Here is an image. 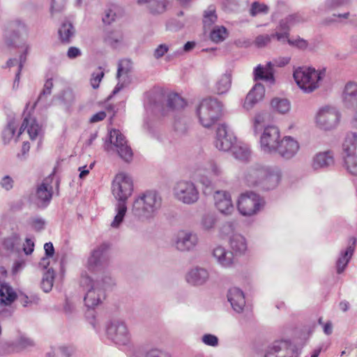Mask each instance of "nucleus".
Segmentation results:
<instances>
[{"label":"nucleus","instance_id":"nucleus-26","mask_svg":"<svg viewBox=\"0 0 357 357\" xmlns=\"http://www.w3.org/2000/svg\"><path fill=\"white\" fill-rule=\"evenodd\" d=\"M227 300L235 312L237 313L243 312L245 305V300L243 292L240 289L237 287L229 289L227 294Z\"/></svg>","mask_w":357,"mask_h":357},{"label":"nucleus","instance_id":"nucleus-4","mask_svg":"<svg viewBox=\"0 0 357 357\" xmlns=\"http://www.w3.org/2000/svg\"><path fill=\"white\" fill-rule=\"evenodd\" d=\"M161 205L162 198L159 194L147 190L135 199L131 213L139 220H150L157 215Z\"/></svg>","mask_w":357,"mask_h":357},{"label":"nucleus","instance_id":"nucleus-37","mask_svg":"<svg viewBox=\"0 0 357 357\" xmlns=\"http://www.w3.org/2000/svg\"><path fill=\"white\" fill-rule=\"evenodd\" d=\"M17 297L16 293L13 288L6 283H2L0 287V303L9 305L13 303Z\"/></svg>","mask_w":357,"mask_h":357},{"label":"nucleus","instance_id":"nucleus-62","mask_svg":"<svg viewBox=\"0 0 357 357\" xmlns=\"http://www.w3.org/2000/svg\"><path fill=\"white\" fill-rule=\"evenodd\" d=\"M32 227L37 231H40L45 229V220L42 218H33L31 220Z\"/></svg>","mask_w":357,"mask_h":357},{"label":"nucleus","instance_id":"nucleus-20","mask_svg":"<svg viewBox=\"0 0 357 357\" xmlns=\"http://www.w3.org/2000/svg\"><path fill=\"white\" fill-rule=\"evenodd\" d=\"M298 149V142L290 136H286L280 142L276 153L285 159H290L296 155Z\"/></svg>","mask_w":357,"mask_h":357},{"label":"nucleus","instance_id":"nucleus-14","mask_svg":"<svg viewBox=\"0 0 357 357\" xmlns=\"http://www.w3.org/2000/svg\"><path fill=\"white\" fill-rule=\"evenodd\" d=\"M109 246L102 243L94 248L87 260V268L91 272L100 271L107 260V252Z\"/></svg>","mask_w":357,"mask_h":357},{"label":"nucleus","instance_id":"nucleus-29","mask_svg":"<svg viewBox=\"0 0 357 357\" xmlns=\"http://www.w3.org/2000/svg\"><path fill=\"white\" fill-rule=\"evenodd\" d=\"M275 65L273 61H269L264 67L261 65H258L254 70V78L255 80L261 79L269 82L271 84L275 82L274 73L273 67Z\"/></svg>","mask_w":357,"mask_h":357},{"label":"nucleus","instance_id":"nucleus-39","mask_svg":"<svg viewBox=\"0 0 357 357\" xmlns=\"http://www.w3.org/2000/svg\"><path fill=\"white\" fill-rule=\"evenodd\" d=\"M20 243L21 238L20 234L14 232L3 238L2 245L6 250L13 252L15 248L20 245Z\"/></svg>","mask_w":357,"mask_h":357},{"label":"nucleus","instance_id":"nucleus-9","mask_svg":"<svg viewBox=\"0 0 357 357\" xmlns=\"http://www.w3.org/2000/svg\"><path fill=\"white\" fill-rule=\"evenodd\" d=\"M107 335L115 344H128L131 339V334L125 321L115 319L111 321L106 328Z\"/></svg>","mask_w":357,"mask_h":357},{"label":"nucleus","instance_id":"nucleus-63","mask_svg":"<svg viewBox=\"0 0 357 357\" xmlns=\"http://www.w3.org/2000/svg\"><path fill=\"white\" fill-rule=\"evenodd\" d=\"M14 181L10 176H4L1 181L0 185L6 191L10 190L13 188Z\"/></svg>","mask_w":357,"mask_h":357},{"label":"nucleus","instance_id":"nucleus-48","mask_svg":"<svg viewBox=\"0 0 357 357\" xmlns=\"http://www.w3.org/2000/svg\"><path fill=\"white\" fill-rule=\"evenodd\" d=\"M53 88V82L52 79H48L43 86V89L40 93L38 100L35 105L37 103L45 102L46 100V98L50 96L52 93V89Z\"/></svg>","mask_w":357,"mask_h":357},{"label":"nucleus","instance_id":"nucleus-34","mask_svg":"<svg viewBox=\"0 0 357 357\" xmlns=\"http://www.w3.org/2000/svg\"><path fill=\"white\" fill-rule=\"evenodd\" d=\"M231 86V73L227 71L220 75L214 86V91L218 95L227 93Z\"/></svg>","mask_w":357,"mask_h":357},{"label":"nucleus","instance_id":"nucleus-58","mask_svg":"<svg viewBox=\"0 0 357 357\" xmlns=\"http://www.w3.org/2000/svg\"><path fill=\"white\" fill-rule=\"evenodd\" d=\"M266 114L264 112H260L255 115L253 121V131L255 135L258 133L260 130V126L265 121Z\"/></svg>","mask_w":357,"mask_h":357},{"label":"nucleus","instance_id":"nucleus-19","mask_svg":"<svg viewBox=\"0 0 357 357\" xmlns=\"http://www.w3.org/2000/svg\"><path fill=\"white\" fill-rule=\"evenodd\" d=\"M301 22L302 19L298 15H290L286 17L280 21L274 36L278 41L284 43L289 38L291 27Z\"/></svg>","mask_w":357,"mask_h":357},{"label":"nucleus","instance_id":"nucleus-43","mask_svg":"<svg viewBox=\"0 0 357 357\" xmlns=\"http://www.w3.org/2000/svg\"><path fill=\"white\" fill-rule=\"evenodd\" d=\"M54 271L52 268H49L45 273L41 281V288L47 293L53 286Z\"/></svg>","mask_w":357,"mask_h":357},{"label":"nucleus","instance_id":"nucleus-25","mask_svg":"<svg viewBox=\"0 0 357 357\" xmlns=\"http://www.w3.org/2000/svg\"><path fill=\"white\" fill-rule=\"evenodd\" d=\"M265 94V88L260 83L256 84L248 93L244 101L243 107L250 110L259 101H261Z\"/></svg>","mask_w":357,"mask_h":357},{"label":"nucleus","instance_id":"nucleus-30","mask_svg":"<svg viewBox=\"0 0 357 357\" xmlns=\"http://www.w3.org/2000/svg\"><path fill=\"white\" fill-rule=\"evenodd\" d=\"M130 72L129 61L128 60L121 61L118 65V70L116 73V78L119 82L114 89L112 95L109 97L111 98L112 96H114L118 93L125 86L124 82L126 77H128Z\"/></svg>","mask_w":357,"mask_h":357},{"label":"nucleus","instance_id":"nucleus-2","mask_svg":"<svg viewBox=\"0 0 357 357\" xmlns=\"http://www.w3.org/2000/svg\"><path fill=\"white\" fill-rule=\"evenodd\" d=\"M81 285L88 288L84 301L88 308H93L105 298V291L115 285V280L110 274L103 273L96 279L82 275Z\"/></svg>","mask_w":357,"mask_h":357},{"label":"nucleus","instance_id":"nucleus-33","mask_svg":"<svg viewBox=\"0 0 357 357\" xmlns=\"http://www.w3.org/2000/svg\"><path fill=\"white\" fill-rule=\"evenodd\" d=\"M137 3L146 4L150 13L156 15L166 11L168 1L167 0H137Z\"/></svg>","mask_w":357,"mask_h":357},{"label":"nucleus","instance_id":"nucleus-41","mask_svg":"<svg viewBox=\"0 0 357 357\" xmlns=\"http://www.w3.org/2000/svg\"><path fill=\"white\" fill-rule=\"evenodd\" d=\"M217 19L215 6H209L204 12L203 24L204 28H210L217 21Z\"/></svg>","mask_w":357,"mask_h":357},{"label":"nucleus","instance_id":"nucleus-23","mask_svg":"<svg viewBox=\"0 0 357 357\" xmlns=\"http://www.w3.org/2000/svg\"><path fill=\"white\" fill-rule=\"evenodd\" d=\"M265 94V88L260 83L256 84L248 93L244 101L243 107L250 110L259 101H261Z\"/></svg>","mask_w":357,"mask_h":357},{"label":"nucleus","instance_id":"nucleus-15","mask_svg":"<svg viewBox=\"0 0 357 357\" xmlns=\"http://www.w3.org/2000/svg\"><path fill=\"white\" fill-rule=\"evenodd\" d=\"M265 357H298V355L289 341L282 340L268 347Z\"/></svg>","mask_w":357,"mask_h":357},{"label":"nucleus","instance_id":"nucleus-11","mask_svg":"<svg viewBox=\"0 0 357 357\" xmlns=\"http://www.w3.org/2000/svg\"><path fill=\"white\" fill-rule=\"evenodd\" d=\"M175 197L185 204H192L199 199V192L195 184L188 181H180L174 188Z\"/></svg>","mask_w":357,"mask_h":357},{"label":"nucleus","instance_id":"nucleus-31","mask_svg":"<svg viewBox=\"0 0 357 357\" xmlns=\"http://www.w3.org/2000/svg\"><path fill=\"white\" fill-rule=\"evenodd\" d=\"M343 100L346 107L349 108L357 107V84L356 83L349 82L346 84Z\"/></svg>","mask_w":357,"mask_h":357},{"label":"nucleus","instance_id":"nucleus-10","mask_svg":"<svg viewBox=\"0 0 357 357\" xmlns=\"http://www.w3.org/2000/svg\"><path fill=\"white\" fill-rule=\"evenodd\" d=\"M109 145H107L106 149L108 151L113 146L115 148V150L117 151L119 155L122 158L125 162H129L132 160L133 153L131 148L127 144V141L125 137L121 134V132L116 129H113L109 132Z\"/></svg>","mask_w":357,"mask_h":357},{"label":"nucleus","instance_id":"nucleus-27","mask_svg":"<svg viewBox=\"0 0 357 357\" xmlns=\"http://www.w3.org/2000/svg\"><path fill=\"white\" fill-rule=\"evenodd\" d=\"M335 163L334 154L331 151L317 153L312 159V167L314 170L325 169Z\"/></svg>","mask_w":357,"mask_h":357},{"label":"nucleus","instance_id":"nucleus-64","mask_svg":"<svg viewBox=\"0 0 357 357\" xmlns=\"http://www.w3.org/2000/svg\"><path fill=\"white\" fill-rule=\"evenodd\" d=\"M169 50V47L165 44L158 45L153 52V56L158 59L162 57Z\"/></svg>","mask_w":357,"mask_h":357},{"label":"nucleus","instance_id":"nucleus-38","mask_svg":"<svg viewBox=\"0 0 357 357\" xmlns=\"http://www.w3.org/2000/svg\"><path fill=\"white\" fill-rule=\"evenodd\" d=\"M231 151L234 158L241 160H246L250 155V150L248 146L243 144H235L231 149Z\"/></svg>","mask_w":357,"mask_h":357},{"label":"nucleus","instance_id":"nucleus-17","mask_svg":"<svg viewBox=\"0 0 357 357\" xmlns=\"http://www.w3.org/2000/svg\"><path fill=\"white\" fill-rule=\"evenodd\" d=\"M236 140V137L228 130L225 124H221L218 126L215 141V145L218 149L228 151L233 148Z\"/></svg>","mask_w":357,"mask_h":357},{"label":"nucleus","instance_id":"nucleus-53","mask_svg":"<svg viewBox=\"0 0 357 357\" xmlns=\"http://www.w3.org/2000/svg\"><path fill=\"white\" fill-rule=\"evenodd\" d=\"M350 0H326L325 7L328 10H333L340 7L347 6Z\"/></svg>","mask_w":357,"mask_h":357},{"label":"nucleus","instance_id":"nucleus-56","mask_svg":"<svg viewBox=\"0 0 357 357\" xmlns=\"http://www.w3.org/2000/svg\"><path fill=\"white\" fill-rule=\"evenodd\" d=\"M116 14L112 8H107L102 17V22L106 25L111 24L116 20Z\"/></svg>","mask_w":357,"mask_h":357},{"label":"nucleus","instance_id":"nucleus-5","mask_svg":"<svg viewBox=\"0 0 357 357\" xmlns=\"http://www.w3.org/2000/svg\"><path fill=\"white\" fill-rule=\"evenodd\" d=\"M196 113L200 124L204 128H210L222 116V105L216 98H205L199 104Z\"/></svg>","mask_w":357,"mask_h":357},{"label":"nucleus","instance_id":"nucleus-50","mask_svg":"<svg viewBox=\"0 0 357 357\" xmlns=\"http://www.w3.org/2000/svg\"><path fill=\"white\" fill-rule=\"evenodd\" d=\"M135 357H171L170 354L165 351L154 349H151L146 353H137Z\"/></svg>","mask_w":357,"mask_h":357},{"label":"nucleus","instance_id":"nucleus-1","mask_svg":"<svg viewBox=\"0 0 357 357\" xmlns=\"http://www.w3.org/2000/svg\"><path fill=\"white\" fill-rule=\"evenodd\" d=\"M243 179L248 186H259L265 190L278 186L281 179V171L278 166L254 163L243 172Z\"/></svg>","mask_w":357,"mask_h":357},{"label":"nucleus","instance_id":"nucleus-8","mask_svg":"<svg viewBox=\"0 0 357 357\" xmlns=\"http://www.w3.org/2000/svg\"><path fill=\"white\" fill-rule=\"evenodd\" d=\"M264 204V199L253 192L242 194L238 201V209L244 216L257 213Z\"/></svg>","mask_w":357,"mask_h":357},{"label":"nucleus","instance_id":"nucleus-46","mask_svg":"<svg viewBox=\"0 0 357 357\" xmlns=\"http://www.w3.org/2000/svg\"><path fill=\"white\" fill-rule=\"evenodd\" d=\"M216 223V218L214 214H204L201 220V225L204 230H211L214 227Z\"/></svg>","mask_w":357,"mask_h":357},{"label":"nucleus","instance_id":"nucleus-16","mask_svg":"<svg viewBox=\"0 0 357 357\" xmlns=\"http://www.w3.org/2000/svg\"><path fill=\"white\" fill-rule=\"evenodd\" d=\"M52 197V187L45 179L40 185L38 186L35 193L29 197L31 202L39 208H45L50 202Z\"/></svg>","mask_w":357,"mask_h":357},{"label":"nucleus","instance_id":"nucleus-24","mask_svg":"<svg viewBox=\"0 0 357 357\" xmlns=\"http://www.w3.org/2000/svg\"><path fill=\"white\" fill-rule=\"evenodd\" d=\"M265 94V88L260 83L256 84L248 93L244 101L243 107L250 110L259 101H261Z\"/></svg>","mask_w":357,"mask_h":357},{"label":"nucleus","instance_id":"nucleus-55","mask_svg":"<svg viewBox=\"0 0 357 357\" xmlns=\"http://www.w3.org/2000/svg\"><path fill=\"white\" fill-rule=\"evenodd\" d=\"M202 342L210 347H215L219 344L218 337L213 334L206 333L202 337Z\"/></svg>","mask_w":357,"mask_h":357},{"label":"nucleus","instance_id":"nucleus-28","mask_svg":"<svg viewBox=\"0 0 357 357\" xmlns=\"http://www.w3.org/2000/svg\"><path fill=\"white\" fill-rule=\"evenodd\" d=\"M209 278L208 271L204 268L195 267L192 268L186 275L187 282L193 286L204 284Z\"/></svg>","mask_w":357,"mask_h":357},{"label":"nucleus","instance_id":"nucleus-61","mask_svg":"<svg viewBox=\"0 0 357 357\" xmlns=\"http://www.w3.org/2000/svg\"><path fill=\"white\" fill-rule=\"evenodd\" d=\"M33 345V340L24 335L20 336L17 341V347L20 349H26Z\"/></svg>","mask_w":357,"mask_h":357},{"label":"nucleus","instance_id":"nucleus-32","mask_svg":"<svg viewBox=\"0 0 357 357\" xmlns=\"http://www.w3.org/2000/svg\"><path fill=\"white\" fill-rule=\"evenodd\" d=\"M351 240L353 241L352 245L348 246L345 250L342 251L337 260L336 268L338 274L342 273L344 271L354 254L356 240L354 238H351Z\"/></svg>","mask_w":357,"mask_h":357},{"label":"nucleus","instance_id":"nucleus-18","mask_svg":"<svg viewBox=\"0 0 357 357\" xmlns=\"http://www.w3.org/2000/svg\"><path fill=\"white\" fill-rule=\"evenodd\" d=\"M199 243L197 234L182 230L178 232L174 244L176 250L181 252H190L195 250Z\"/></svg>","mask_w":357,"mask_h":357},{"label":"nucleus","instance_id":"nucleus-60","mask_svg":"<svg viewBox=\"0 0 357 357\" xmlns=\"http://www.w3.org/2000/svg\"><path fill=\"white\" fill-rule=\"evenodd\" d=\"M286 41L288 43L289 45L296 47L297 48L302 50H305L308 46L307 41L301 38H298L297 39L295 40H291L288 38L286 40Z\"/></svg>","mask_w":357,"mask_h":357},{"label":"nucleus","instance_id":"nucleus-3","mask_svg":"<svg viewBox=\"0 0 357 357\" xmlns=\"http://www.w3.org/2000/svg\"><path fill=\"white\" fill-rule=\"evenodd\" d=\"M133 191L132 181L125 174H117L112 181V192L117 201L115 208L116 215L111 223V227L118 228L123 222L127 212L126 202Z\"/></svg>","mask_w":357,"mask_h":357},{"label":"nucleus","instance_id":"nucleus-44","mask_svg":"<svg viewBox=\"0 0 357 357\" xmlns=\"http://www.w3.org/2000/svg\"><path fill=\"white\" fill-rule=\"evenodd\" d=\"M271 106L282 114L287 112L290 109V103L287 99L274 98L271 101Z\"/></svg>","mask_w":357,"mask_h":357},{"label":"nucleus","instance_id":"nucleus-59","mask_svg":"<svg viewBox=\"0 0 357 357\" xmlns=\"http://www.w3.org/2000/svg\"><path fill=\"white\" fill-rule=\"evenodd\" d=\"M104 72L100 68L96 72L93 73L91 78V84L93 89H98L102 77Z\"/></svg>","mask_w":357,"mask_h":357},{"label":"nucleus","instance_id":"nucleus-47","mask_svg":"<svg viewBox=\"0 0 357 357\" xmlns=\"http://www.w3.org/2000/svg\"><path fill=\"white\" fill-rule=\"evenodd\" d=\"M28 118L29 121L28 126V134L31 139H34L38 137L41 128L38 123H37L34 118L31 116H29Z\"/></svg>","mask_w":357,"mask_h":357},{"label":"nucleus","instance_id":"nucleus-13","mask_svg":"<svg viewBox=\"0 0 357 357\" xmlns=\"http://www.w3.org/2000/svg\"><path fill=\"white\" fill-rule=\"evenodd\" d=\"M280 130L278 127L268 126L266 127L260 137V146L266 153H275L280 143Z\"/></svg>","mask_w":357,"mask_h":357},{"label":"nucleus","instance_id":"nucleus-49","mask_svg":"<svg viewBox=\"0 0 357 357\" xmlns=\"http://www.w3.org/2000/svg\"><path fill=\"white\" fill-rule=\"evenodd\" d=\"M269 8L266 4L255 1L252 3L250 13L251 16L255 17L258 14H266Z\"/></svg>","mask_w":357,"mask_h":357},{"label":"nucleus","instance_id":"nucleus-35","mask_svg":"<svg viewBox=\"0 0 357 357\" xmlns=\"http://www.w3.org/2000/svg\"><path fill=\"white\" fill-rule=\"evenodd\" d=\"M75 30L73 25L68 22H63L59 29V36L61 42L68 44L75 36Z\"/></svg>","mask_w":357,"mask_h":357},{"label":"nucleus","instance_id":"nucleus-21","mask_svg":"<svg viewBox=\"0 0 357 357\" xmlns=\"http://www.w3.org/2000/svg\"><path fill=\"white\" fill-rule=\"evenodd\" d=\"M214 202L215 207L222 214L229 215L234 210L231 196L225 191H216L214 195Z\"/></svg>","mask_w":357,"mask_h":357},{"label":"nucleus","instance_id":"nucleus-52","mask_svg":"<svg viewBox=\"0 0 357 357\" xmlns=\"http://www.w3.org/2000/svg\"><path fill=\"white\" fill-rule=\"evenodd\" d=\"M16 127L13 123H9L2 133L3 139L5 144L8 143L13 137Z\"/></svg>","mask_w":357,"mask_h":357},{"label":"nucleus","instance_id":"nucleus-40","mask_svg":"<svg viewBox=\"0 0 357 357\" xmlns=\"http://www.w3.org/2000/svg\"><path fill=\"white\" fill-rule=\"evenodd\" d=\"M167 107L171 110H179L183 109L186 102L185 100L177 93H170L167 96Z\"/></svg>","mask_w":357,"mask_h":357},{"label":"nucleus","instance_id":"nucleus-6","mask_svg":"<svg viewBox=\"0 0 357 357\" xmlns=\"http://www.w3.org/2000/svg\"><path fill=\"white\" fill-rule=\"evenodd\" d=\"M326 75V70H316L310 67H299L293 76L297 85L305 92L311 93L319 88V82Z\"/></svg>","mask_w":357,"mask_h":357},{"label":"nucleus","instance_id":"nucleus-45","mask_svg":"<svg viewBox=\"0 0 357 357\" xmlns=\"http://www.w3.org/2000/svg\"><path fill=\"white\" fill-rule=\"evenodd\" d=\"M58 98L61 104H63L66 109H68L74 102L75 96L71 89H66L61 92L58 96Z\"/></svg>","mask_w":357,"mask_h":357},{"label":"nucleus","instance_id":"nucleus-54","mask_svg":"<svg viewBox=\"0 0 357 357\" xmlns=\"http://www.w3.org/2000/svg\"><path fill=\"white\" fill-rule=\"evenodd\" d=\"M188 119L183 116L176 117L174 121V128L180 132L183 133L187 130Z\"/></svg>","mask_w":357,"mask_h":357},{"label":"nucleus","instance_id":"nucleus-22","mask_svg":"<svg viewBox=\"0 0 357 357\" xmlns=\"http://www.w3.org/2000/svg\"><path fill=\"white\" fill-rule=\"evenodd\" d=\"M212 255L216 262L222 267H231L234 263L232 252L226 250L221 245H217L213 249Z\"/></svg>","mask_w":357,"mask_h":357},{"label":"nucleus","instance_id":"nucleus-42","mask_svg":"<svg viewBox=\"0 0 357 357\" xmlns=\"http://www.w3.org/2000/svg\"><path fill=\"white\" fill-rule=\"evenodd\" d=\"M227 36V30L223 26H215L210 33L211 40L216 43H219L225 40Z\"/></svg>","mask_w":357,"mask_h":357},{"label":"nucleus","instance_id":"nucleus-36","mask_svg":"<svg viewBox=\"0 0 357 357\" xmlns=\"http://www.w3.org/2000/svg\"><path fill=\"white\" fill-rule=\"evenodd\" d=\"M229 243L231 248L236 254L242 255L247 250L245 238L241 234H233L230 238Z\"/></svg>","mask_w":357,"mask_h":357},{"label":"nucleus","instance_id":"nucleus-7","mask_svg":"<svg viewBox=\"0 0 357 357\" xmlns=\"http://www.w3.org/2000/svg\"><path fill=\"white\" fill-rule=\"evenodd\" d=\"M344 167L353 175H357V133L348 134L342 144Z\"/></svg>","mask_w":357,"mask_h":357},{"label":"nucleus","instance_id":"nucleus-57","mask_svg":"<svg viewBox=\"0 0 357 357\" xmlns=\"http://www.w3.org/2000/svg\"><path fill=\"white\" fill-rule=\"evenodd\" d=\"M197 181L200 183L205 188L203 190L206 195L210 194L212 190V183L211 180L205 176L197 174Z\"/></svg>","mask_w":357,"mask_h":357},{"label":"nucleus","instance_id":"nucleus-51","mask_svg":"<svg viewBox=\"0 0 357 357\" xmlns=\"http://www.w3.org/2000/svg\"><path fill=\"white\" fill-rule=\"evenodd\" d=\"M274 38H276L275 36H274V33L272 34H264V35H259L256 37L255 40V45L256 47L259 48L264 47L266 46L268 44H269L271 41V40Z\"/></svg>","mask_w":357,"mask_h":357},{"label":"nucleus","instance_id":"nucleus-12","mask_svg":"<svg viewBox=\"0 0 357 357\" xmlns=\"http://www.w3.org/2000/svg\"><path fill=\"white\" fill-rule=\"evenodd\" d=\"M340 114L334 107L326 106L319 109L316 116L317 126L324 130L335 128L340 121Z\"/></svg>","mask_w":357,"mask_h":357}]
</instances>
